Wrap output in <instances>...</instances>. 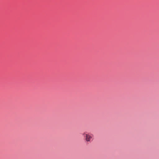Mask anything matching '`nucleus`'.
<instances>
[{"label":"nucleus","instance_id":"obj_1","mask_svg":"<svg viewBox=\"0 0 159 159\" xmlns=\"http://www.w3.org/2000/svg\"><path fill=\"white\" fill-rule=\"evenodd\" d=\"M83 135L87 142H90L93 139V135L92 134L89 133H84Z\"/></svg>","mask_w":159,"mask_h":159}]
</instances>
